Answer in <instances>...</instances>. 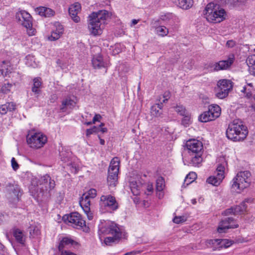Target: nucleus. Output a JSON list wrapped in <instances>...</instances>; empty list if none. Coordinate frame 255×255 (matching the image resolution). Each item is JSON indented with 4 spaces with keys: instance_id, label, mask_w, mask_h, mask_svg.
<instances>
[{
    "instance_id": "1",
    "label": "nucleus",
    "mask_w": 255,
    "mask_h": 255,
    "mask_svg": "<svg viewBox=\"0 0 255 255\" xmlns=\"http://www.w3.org/2000/svg\"><path fill=\"white\" fill-rule=\"evenodd\" d=\"M111 13L106 10L93 12L89 15L88 28L90 33L94 36L101 35L107 21L111 17Z\"/></svg>"
},
{
    "instance_id": "2",
    "label": "nucleus",
    "mask_w": 255,
    "mask_h": 255,
    "mask_svg": "<svg viewBox=\"0 0 255 255\" xmlns=\"http://www.w3.org/2000/svg\"><path fill=\"white\" fill-rule=\"evenodd\" d=\"M98 234L101 240H102V235H111L112 236L105 238L104 243L108 246H110L112 243L119 240L122 236V233L117 225L110 221H101V223L99 225Z\"/></svg>"
},
{
    "instance_id": "3",
    "label": "nucleus",
    "mask_w": 255,
    "mask_h": 255,
    "mask_svg": "<svg viewBox=\"0 0 255 255\" xmlns=\"http://www.w3.org/2000/svg\"><path fill=\"white\" fill-rule=\"evenodd\" d=\"M203 13L209 22L213 23L221 22L227 16L225 10L216 1L209 3L205 7Z\"/></svg>"
},
{
    "instance_id": "4",
    "label": "nucleus",
    "mask_w": 255,
    "mask_h": 255,
    "mask_svg": "<svg viewBox=\"0 0 255 255\" xmlns=\"http://www.w3.org/2000/svg\"><path fill=\"white\" fill-rule=\"evenodd\" d=\"M248 133L247 127L239 120H235L230 123L226 130L227 137L234 141L244 140Z\"/></svg>"
},
{
    "instance_id": "5",
    "label": "nucleus",
    "mask_w": 255,
    "mask_h": 255,
    "mask_svg": "<svg viewBox=\"0 0 255 255\" xmlns=\"http://www.w3.org/2000/svg\"><path fill=\"white\" fill-rule=\"evenodd\" d=\"M251 173L249 171L238 173L231 182L232 191L240 193L244 189L248 187L251 183Z\"/></svg>"
},
{
    "instance_id": "6",
    "label": "nucleus",
    "mask_w": 255,
    "mask_h": 255,
    "mask_svg": "<svg viewBox=\"0 0 255 255\" xmlns=\"http://www.w3.org/2000/svg\"><path fill=\"white\" fill-rule=\"evenodd\" d=\"M15 18L19 24L25 27L29 36L35 34V29L32 28V17L24 10H20L16 13Z\"/></svg>"
},
{
    "instance_id": "7",
    "label": "nucleus",
    "mask_w": 255,
    "mask_h": 255,
    "mask_svg": "<svg viewBox=\"0 0 255 255\" xmlns=\"http://www.w3.org/2000/svg\"><path fill=\"white\" fill-rule=\"evenodd\" d=\"M100 210L102 213L111 212L119 207L115 197L111 195H102L99 202Z\"/></svg>"
},
{
    "instance_id": "8",
    "label": "nucleus",
    "mask_w": 255,
    "mask_h": 255,
    "mask_svg": "<svg viewBox=\"0 0 255 255\" xmlns=\"http://www.w3.org/2000/svg\"><path fill=\"white\" fill-rule=\"evenodd\" d=\"M120 162L117 157L113 158L110 162L107 177V182L109 186L115 187L118 183Z\"/></svg>"
},
{
    "instance_id": "9",
    "label": "nucleus",
    "mask_w": 255,
    "mask_h": 255,
    "mask_svg": "<svg viewBox=\"0 0 255 255\" xmlns=\"http://www.w3.org/2000/svg\"><path fill=\"white\" fill-rule=\"evenodd\" d=\"M96 195V190L92 188L81 196V208L83 209L89 220H92L93 218V213L90 210V198H95Z\"/></svg>"
},
{
    "instance_id": "10",
    "label": "nucleus",
    "mask_w": 255,
    "mask_h": 255,
    "mask_svg": "<svg viewBox=\"0 0 255 255\" xmlns=\"http://www.w3.org/2000/svg\"><path fill=\"white\" fill-rule=\"evenodd\" d=\"M221 114V108L217 105H210L208 110L203 112L198 118L199 121L206 123L214 121L218 118Z\"/></svg>"
},
{
    "instance_id": "11",
    "label": "nucleus",
    "mask_w": 255,
    "mask_h": 255,
    "mask_svg": "<svg viewBox=\"0 0 255 255\" xmlns=\"http://www.w3.org/2000/svg\"><path fill=\"white\" fill-rule=\"evenodd\" d=\"M217 86L216 96L221 99L227 97L233 89L232 82L227 79L220 80L217 83Z\"/></svg>"
},
{
    "instance_id": "12",
    "label": "nucleus",
    "mask_w": 255,
    "mask_h": 255,
    "mask_svg": "<svg viewBox=\"0 0 255 255\" xmlns=\"http://www.w3.org/2000/svg\"><path fill=\"white\" fill-rule=\"evenodd\" d=\"M27 144L32 148H39L47 141V137L41 133H34L26 137Z\"/></svg>"
},
{
    "instance_id": "13",
    "label": "nucleus",
    "mask_w": 255,
    "mask_h": 255,
    "mask_svg": "<svg viewBox=\"0 0 255 255\" xmlns=\"http://www.w3.org/2000/svg\"><path fill=\"white\" fill-rule=\"evenodd\" d=\"M234 56L231 55L227 60L220 61L215 63H210L208 67L209 68L213 69L214 71L226 70L231 67L234 63Z\"/></svg>"
},
{
    "instance_id": "14",
    "label": "nucleus",
    "mask_w": 255,
    "mask_h": 255,
    "mask_svg": "<svg viewBox=\"0 0 255 255\" xmlns=\"http://www.w3.org/2000/svg\"><path fill=\"white\" fill-rule=\"evenodd\" d=\"M185 145L189 155H194L195 153L203 152L202 143L198 140H189L187 141Z\"/></svg>"
},
{
    "instance_id": "15",
    "label": "nucleus",
    "mask_w": 255,
    "mask_h": 255,
    "mask_svg": "<svg viewBox=\"0 0 255 255\" xmlns=\"http://www.w3.org/2000/svg\"><path fill=\"white\" fill-rule=\"evenodd\" d=\"M235 219L232 217H228L222 220L219 223L217 231L219 233H226L229 229H235L239 227L237 224H232L234 223Z\"/></svg>"
},
{
    "instance_id": "16",
    "label": "nucleus",
    "mask_w": 255,
    "mask_h": 255,
    "mask_svg": "<svg viewBox=\"0 0 255 255\" xmlns=\"http://www.w3.org/2000/svg\"><path fill=\"white\" fill-rule=\"evenodd\" d=\"M63 220L65 223H69L74 228L79 226L80 216L78 212H73L70 215H65L63 217Z\"/></svg>"
},
{
    "instance_id": "17",
    "label": "nucleus",
    "mask_w": 255,
    "mask_h": 255,
    "mask_svg": "<svg viewBox=\"0 0 255 255\" xmlns=\"http://www.w3.org/2000/svg\"><path fill=\"white\" fill-rule=\"evenodd\" d=\"M253 202V199L247 198L245 199L239 205L234 206V215L245 214L248 211L247 206L246 203H251Z\"/></svg>"
},
{
    "instance_id": "18",
    "label": "nucleus",
    "mask_w": 255,
    "mask_h": 255,
    "mask_svg": "<svg viewBox=\"0 0 255 255\" xmlns=\"http://www.w3.org/2000/svg\"><path fill=\"white\" fill-rule=\"evenodd\" d=\"M80 9V3L75 2L71 4L69 8V13L72 19L75 22H78L80 20L79 17L77 15Z\"/></svg>"
},
{
    "instance_id": "19",
    "label": "nucleus",
    "mask_w": 255,
    "mask_h": 255,
    "mask_svg": "<svg viewBox=\"0 0 255 255\" xmlns=\"http://www.w3.org/2000/svg\"><path fill=\"white\" fill-rule=\"evenodd\" d=\"M75 244H77V243L74 240L67 237H64L60 241L58 247V251L69 249Z\"/></svg>"
},
{
    "instance_id": "20",
    "label": "nucleus",
    "mask_w": 255,
    "mask_h": 255,
    "mask_svg": "<svg viewBox=\"0 0 255 255\" xmlns=\"http://www.w3.org/2000/svg\"><path fill=\"white\" fill-rule=\"evenodd\" d=\"M173 3H175L178 6L183 9H188L191 8L193 5V0H171Z\"/></svg>"
},
{
    "instance_id": "21",
    "label": "nucleus",
    "mask_w": 255,
    "mask_h": 255,
    "mask_svg": "<svg viewBox=\"0 0 255 255\" xmlns=\"http://www.w3.org/2000/svg\"><path fill=\"white\" fill-rule=\"evenodd\" d=\"M203 152L195 153L194 155H189L190 157L188 159L190 160L189 162H188V165H191L193 166H198L202 161V158L201 157Z\"/></svg>"
},
{
    "instance_id": "22",
    "label": "nucleus",
    "mask_w": 255,
    "mask_h": 255,
    "mask_svg": "<svg viewBox=\"0 0 255 255\" xmlns=\"http://www.w3.org/2000/svg\"><path fill=\"white\" fill-rule=\"evenodd\" d=\"M92 64L95 68L101 69L106 67V63L103 61V57L98 55L93 58Z\"/></svg>"
},
{
    "instance_id": "23",
    "label": "nucleus",
    "mask_w": 255,
    "mask_h": 255,
    "mask_svg": "<svg viewBox=\"0 0 255 255\" xmlns=\"http://www.w3.org/2000/svg\"><path fill=\"white\" fill-rule=\"evenodd\" d=\"M13 235L17 242L21 245L24 244L25 236L22 230L17 228H14L13 230Z\"/></svg>"
},
{
    "instance_id": "24",
    "label": "nucleus",
    "mask_w": 255,
    "mask_h": 255,
    "mask_svg": "<svg viewBox=\"0 0 255 255\" xmlns=\"http://www.w3.org/2000/svg\"><path fill=\"white\" fill-rule=\"evenodd\" d=\"M224 177L225 176H222V175L219 176L217 174L216 176H211L208 177L206 182L213 186H218L221 183Z\"/></svg>"
},
{
    "instance_id": "25",
    "label": "nucleus",
    "mask_w": 255,
    "mask_h": 255,
    "mask_svg": "<svg viewBox=\"0 0 255 255\" xmlns=\"http://www.w3.org/2000/svg\"><path fill=\"white\" fill-rule=\"evenodd\" d=\"M6 190L9 193V194H13V195L17 198H18L19 196L21 195L20 188L17 185L9 183L6 185Z\"/></svg>"
},
{
    "instance_id": "26",
    "label": "nucleus",
    "mask_w": 255,
    "mask_h": 255,
    "mask_svg": "<svg viewBox=\"0 0 255 255\" xmlns=\"http://www.w3.org/2000/svg\"><path fill=\"white\" fill-rule=\"evenodd\" d=\"M75 104L73 99L71 98H66L62 101L60 110L62 112H66V109L72 108Z\"/></svg>"
},
{
    "instance_id": "27",
    "label": "nucleus",
    "mask_w": 255,
    "mask_h": 255,
    "mask_svg": "<svg viewBox=\"0 0 255 255\" xmlns=\"http://www.w3.org/2000/svg\"><path fill=\"white\" fill-rule=\"evenodd\" d=\"M227 165V161L225 160V159L224 157L220 158L219 163L218 164L216 171L217 174L219 176L222 175V176H224V172L225 169V167Z\"/></svg>"
},
{
    "instance_id": "28",
    "label": "nucleus",
    "mask_w": 255,
    "mask_h": 255,
    "mask_svg": "<svg viewBox=\"0 0 255 255\" xmlns=\"http://www.w3.org/2000/svg\"><path fill=\"white\" fill-rule=\"evenodd\" d=\"M254 87H243L241 92L244 94V96L248 99L251 98L253 96L254 91Z\"/></svg>"
},
{
    "instance_id": "29",
    "label": "nucleus",
    "mask_w": 255,
    "mask_h": 255,
    "mask_svg": "<svg viewBox=\"0 0 255 255\" xmlns=\"http://www.w3.org/2000/svg\"><path fill=\"white\" fill-rule=\"evenodd\" d=\"M42 84L40 78L37 77L33 79V86L32 88V91L35 94H38L40 92L39 88L41 87Z\"/></svg>"
},
{
    "instance_id": "30",
    "label": "nucleus",
    "mask_w": 255,
    "mask_h": 255,
    "mask_svg": "<svg viewBox=\"0 0 255 255\" xmlns=\"http://www.w3.org/2000/svg\"><path fill=\"white\" fill-rule=\"evenodd\" d=\"M63 28L62 27L56 29V31H53L51 33L50 36L49 37V39L51 41H54L58 39L61 34L63 33Z\"/></svg>"
},
{
    "instance_id": "31",
    "label": "nucleus",
    "mask_w": 255,
    "mask_h": 255,
    "mask_svg": "<svg viewBox=\"0 0 255 255\" xmlns=\"http://www.w3.org/2000/svg\"><path fill=\"white\" fill-rule=\"evenodd\" d=\"M247 63L251 72L252 70H255V55L249 56L247 60Z\"/></svg>"
},
{
    "instance_id": "32",
    "label": "nucleus",
    "mask_w": 255,
    "mask_h": 255,
    "mask_svg": "<svg viewBox=\"0 0 255 255\" xmlns=\"http://www.w3.org/2000/svg\"><path fill=\"white\" fill-rule=\"evenodd\" d=\"M29 234L30 237L35 238L40 234L39 228L36 226H31L30 227Z\"/></svg>"
},
{
    "instance_id": "33",
    "label": "nucleus",
    "mask_w": 255,
    "mask_h": 255,
    "mask_svg": "<svg viewBox=\"0 0 255 255\" xmlns=\"http://www.w3.org/2000/svg\"><path fill=\"white\" fill-rule=\"evenodd\" d=\"M165 187L164 179L162 177H159L156 182V188L158 191H161Z\"/></svg>"
},
{
    "instance_id": "34",
    "label": "nucleus",
    "mask_w": 255,
    "mask_h": 255,
    "mask_svg": "<svg viewBox=\"0 0 255 255\" xmlns=\"http://www.w3.org/2000/svg\"><path fill=\"white\" fill-rule=\"evenodd\" d=\"M157 34L161 36H166L168 33V29L164 26H159L156 28Z\"/></svg>"
},
{
    "instance_id": "35",
    "label": "nucleus",
    "mask_w": 255,
    "mask_h": 255,
    "mask_svg": "<svg viewBox=\"0 0 255 255\" xmlns=\"http://www.w3.org/2000/svg\"><path fill=\"white\" fill-rule=\"evenodd\" d=\"M12 85L9 83H4L1 87L0 91L4 94H8L11 88Z\"/></svg>"
},
{
    "instance_id": "36",
    "label": "nucleus",
    "mask_w": 255,
    "mask_h": 255,
    "mask_svg": "<svg viewBox=\"0 0 255 255\" xmlns=\"http://www.w3.org/2000/svg\"><path fill=\"white\" fill-rule=\"evenodd\" d=\"M151 114L156 117H159L162 114L161 110L158 109L157 106H152L150 109Z\"/></svg>"
},
{
    "instance_id": "37",
    "label": "nucleus",
    "mask_w": 255,
    "mask_h": 255,
    "mask_svg": "<svg viewBox=\"0 0 255 255\" xmlns=\"http://www.w3.org/2000/svg\"><path fill=\"white\" fill-rule=\"evenodd\" d=\"M175 109L178 114L182 116L188 113L185 108L182 106H177L175 107Z\"/></svg>"
},
{
    "instance_id": "38",
    "label": "nucleus",
    "mask_w": 255,
    "mask_h": 255,
    "mask_svg": "<svg viewBox=\"0 0 255 255\" xmlns=\"http://www.w3.org/2000/svg\"><path fill=\"white\" fill-rule=\"evenodd\" d=\"M6 106V111L7 112H12L16 109V104L13 102H8L4 104Z\"/></svg>"
},
{
    "instance_id": "39",
    "label": "nucleus",
    "mask_w": 255,
    "mask_h": 255,
    "mask_svg": "<svg viewBox=\"0 0 255 255\" xmlns=\"http://www.w3.org/2000/svg\"><path fill=\"white\" fill-rule=\"evenodd\" d=\"M6 106V111L7 112H12L16 109V104L13 102H8L4 104Z\"/></svg>"
},
{
    "instance_id": "40",
    "label": "nucleus",
    "mask_w": 255,
    "mask_h": 255,
    "mask_svg": "<svg viewBox=\"0 0 255 255\" xmlns=\"http://www.w3.org/2000/svg\"><path fill=\"white\" fill-rule=\"evenodd\" d=\"M233 242L228 239H222L221 240L220 244L221 246L224 247L225 248H227L231 246L233 244Z\"/></svg>"
},
{
    "instance_id": "41",
    "label": "nucleus",
    "mask_w": 255,
    "mask_h": 255,
    "mask_svg": "<svg viewBox=\"0 0 255 255\" xmlns=\"http://www.w3.org/2000/svg\"><path fill=\"white\" fill-rule=\"evenodd\" d=\"M184 117L182 120V124L185 127L188 126L190 122V115L188 113L185 115L183 116Z\"/></svg>"
},
{
    "instance_id": "42",
    "label": "nucleus",
    "mask_w": 255,
    "mask_h": 255,
    "mask_svg": "<svg viewBox=\"0 0 255 255\" xmlns=\"http://www.w3.org/2000/svg\"><path fill=\"white\" fill-rule=\"evenodd\" d=\"M196 176V175L195 173H194V172L190 173L186 176V177L184 180V184H185L186 182L188 179H190L189 183H191L192 182H193L194 181V179H195Z\"/></svg>"
},
{
    "instance_id": "43",
    "label": "nucleus",
    "mask_w": 255,
    "mask_h": 255,
    "mask_svg": "<svg viewBox=\"0 0 255 255\" xmlns=\"http://www.w3.org/2000/svg\"><path fill=\"white\" fill-rule=\"evenodd\" d=\"M184 216H176L173 219V222L176 224H179L186 221Z\"/></svg>"
},
{
    "instance_id": "44",
    "label": "nucleus",
    "mask_w": 255,
    "mask_h": 255,
    "mask_svg": "<svg viewBox=\"0 0 255 255\" xmlns=\"http://www.w3.org/2000/svg\"><path fill=\"white\" fill-rule=\"evenodd\" d=\"M55 14V12L51 8L45 7V15L44 17H49L53 16Z\"/></svg>"
},
{
    "instance_id": "45",
    "label": "nucleus",
    "mask_w": 255,
    "mask_h": 255,
    "mask_svg": "<svg viewBox=\"0 0 255 255\" xmlns=\"http://www.w3.org/2000/svg\"><path fill=\"white\" fill-rule=\"evenodd\" d=\"M81 229H82L83 232L85 233H88L89 231V227L86 225V221L85 220H82L81 218Z\"/></svg>"
},
{
    "instance_id": "46",
    "label": "nucleus",
    "mask_w": 255,
    "mask_h": 255,
    "mask_svg": "<svg viewBox=\"0 0 255 255\" xmlns=\"http://www.w3.org/2000/svg\"><path fill=\"white\" fill-rule=\"evenodd\" d=\"M50 178L51 177L49 175H44L41 177V179L42 183L48 185L49 181L50 180Z\"/></svg>"
},
{
    "instance_id": "47",
    "label": "nucleus",
    "mask_w": 255,
    "mask_h": 255,
    "mask_svg": "<svg viewBox=\"0 0 255 255\" xmlns=\"http://www.w3.org/2000/svg\"><path fill=\"white\" fill-rule=\"evenodd\" d=\"M11 166L12 169L16 171L19 168V165L14 157H12L11 160Z\"/></svg>"
},
{
    "instance_id": "48",
    "label": "nucleus",
    "mask_w": 255,
    "mask_h": 255,
    "mask_svg": "<svg viewBox=\"0 0 255 255\" xmlns=\"http://www.w3.org/2000/svg\"><path fill=\"white\" fill-rule=\"evenodd\" d=\"M248 0H233V4L235 6H240L244 5Z\"/></svg>"
},
{
    "instance_id": "49",
    "label": "nucleus",
    "mask_w": 255,
    "mask_h": 255,
    "mask_svg": "<svg viewBox=\"0 0 255 255\" xmlns=\"http://www.w3.org/2000/svg\"><path fill=\"white\" fill-rule=\"evenodd\" d=\"M102 118V117L99 114H96L95 115V116L94 117L93 119V120H92V122H88V123H86V124L88 125H91L92 124H94L97 121H99Z\"/></svg>"
},
{
    "instance_id": "50",
    "label": "nucleus",
    "mask_w": 255,
    "mask_h": 255,
    "mask_svg": "<svg viewBox=\"0 0 255 255\" xmlns=\"http://www.w3.org/2000/svg\"><path fill=\"white\" fill-rule=\"evenodd\" d=\"M234 206L231 207L230 208L227 209L224 211V214L225 216H228L229 215H234Z\"/></svg>"
},
{
    "instance_id": "51",
    "label": "nucleus",
    "mask_w": 255,
    "mask_h": 255,
    "mask_svg": "<svg viewBox=\"0 0 255 255\" xmlns=\"http://www.w3.org/2000/svg\"><path fill=\"white\" fill-rule=\"evenodd\" d=\"M171 96L170 92L169 91H166L164 93L163 95V98L162 102L163 103L166 102L170 98Z\"/></svg>"
},
{
    "instance_id": "52",
    "label": "nucleus",
    "mask_w": 255,
    "mask_h": 255,
    "mask_svg": "<svg viewBox=\"0 0 255 255\" xmlns=\"http://www.w3.org/2000/svg\"><path fill=\"white\" fill-rule=\"evenodd\" d=\"M45 7L41 6L37 7L36 9V11L41 16H44L45 15Z\"/></svg>"
},
{
    "instance_id": "53",
    "label": "nucleus",
    "mask_w": 255,
    "mask_h": 255,
    "mask_svg": "<svg viewBox=\"0 0 255 255\" xmlns=\"http://www.w3.org/2000/svg\"><path fill=\"white\" fill-rule=\"evenodd\" d=\"M59 252L61 253L60 255H76L73 252L67 250H62L59 251Z\"/></svg>"
},
{
    "instance_id": "54",
    "label": "nucleus",
    "mask_w": 255,
    "mask_h": 255,
    "mask_svg": "<svg viewBox=\"0 0 255 255\" xmlns=\"http://www.w3.org/2000/svg\"><path fill=\"white\" fill-rule=\"evenodd\" d=\"M236 42L233 40H230L227 41L226 46L228 48H233L236 45Z\"/></svg>"
},
{
    "instance_id": "55",
    "label": "nucleus",
    "mask_w": 255,
    "mask_h": 255,
    "mask_svg": "<svg viewBox=\"0 0 255 255\" xmlns=\"http://www.w3.org/2000/svg\"><path fill=\"white\" fill-rule=\"evenodd\" d=\"M49 187V189L50 190L53 189L55 185V181L54 180L52 179L51 178H50V180L49 181L48 184L47 185Z\"/></svg>"
},
{
    "instance_id": "56",
    "label": "nucleus",
    "mask_w": 255,
    "mask_h": 255,
    "mask_svg": "<svg viewBox=\"0 0 255 255\" xmlns=\"http://www.w3.org/2000/svg\"><path fill=\"white\" fill-rule=\"evenodd\" d=\"M5 105H2L0 107V114L1 115H4L6 114L7 111H6Z\"/></svg>"
},
{
    "instance_id": "57",
    "label": "nucleus",
    "mask_w": 255,
    "mask_h": 255,
    "mask_svg": "<svg viewBox=\"0 0 255 255\" xmlns=\"http://www.w3.org/2000/svg\"><path fill=\"white\" fill-rule=\"evenodd\" d=\"M104 126V123H101L99 126V131H101L102 133H105L107 131V128H103Z\"/></svg>"
},
{
    "instance_id": "58",
    "label": "nucleus",
    "mask_w": 255,
    "mask_h": 255,
    "mask_svg": "<svg viewBox=\"0 0 255 255\" xmlns=\"http://www.w3.org/2000/svg\"><path fill=\"white\" fill-rule=\"evenodd\" d=\"M93 133H94V131H93V129L89 128V129H87L86 130V135L88 136Z\"/></svg>"
},
{
    "instance_id": "59",
    "label": "nucleus",
    "mask_w": 255,
    "mask_h": 255,
    "mask_svg": "<svg viewBox=\"0 0 255 255\" xmlns=\"http://www.w3.org/2000/svg\"><path fill=\"white\" fill-rule=\"evenodd\" d=\"M4 252V246L0 243V255H3Z\"/></svg>"
},
{
    "instance_id": "60",
    "label": "nucleus",
    "mask_w": 255,
    "mask_h": 255,
    "mask_svg": "<svg viewBox=\"0 0 255 255\" xmlns=\"http://www.w3.org/2000/svg\"><path fill=\"white\" fill-rule=\"evenodd\" d=\"M163 102H162V100L160 103L156 104L154 105L153 106H157V107L158 109H159V110H161L162 108V105H163Z\"/></svg>"
},
{
    "instance_id": "61",
    "label": "nucleus",
    "mask_w": 255,
    "mask_h": 255,
    "mask_svg": "<svg viewBox=\"0 0 255 255\" xmlns=\"http://www.w3.org/2000/svg\"><path fill=\"white\" fill-rule=\"evenodd\" d=\"M63 153L62 152L60 153V156L61 157V160L64 162H66L68 160L67 157H62Z\"/></svg>"
},
{
    "instance_id": "62",
    "label": "nucleus",
    "mask_w": 255,
    "mask_h": 255,
    "mask_svg": "<svg viewBox=\"0 0 255 255\" xmlns=\"http://www.w3.org/2000/svg\"><path fill=\"white\" fill-rule=\"evenodd\" d=\"M92 129H93V131H94V133H96V132H99V127H96V126H94L92 128H91Z\"/></svg>"
},
{
    "instance_id": "63",
    "label": "nucleus",
    "mask_w": 255,
    "mask_h": 255,
    "mask_svg": "<svg viewBox=\"0 0 255 255\" xmlns=\"http://www.w3.org/2000/svg\"><path fill=\"white\" fill-rule=\"evenodd\" d=\"M249 51H251V52H255V45H250V46L249 47Z\"/></svg>"
},
{
    "instance_id": "64",
    "label": "nucleus",
    "mask_w": 255,
    "mask_h": 255,
    "mask_svg": "<svg viewBox=\"0 0 255 255\" xmlns=\"http://www.w3.org/2000/svg\"><path fill=\"white\" fill-rule=\"evenodd\" d=\"M136 254V252L135 251H132L130 252H128L126 254H125L124 255H135Z\"/></svg>"
}]
</instances>
